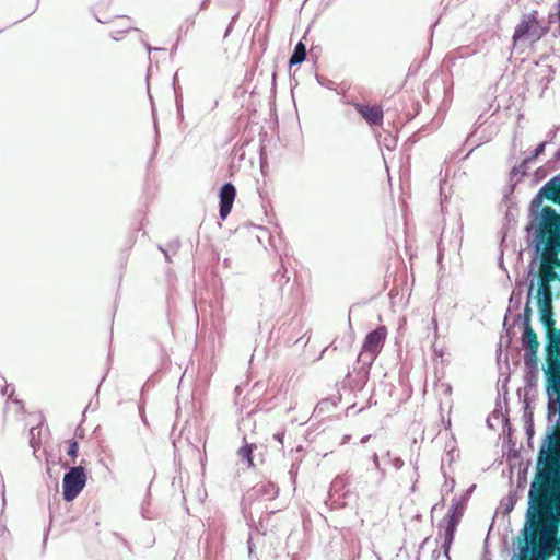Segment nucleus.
Instances as JSON below:
<instances>
[{"instance_id":"nucleus-14","label":"nucleus","mask_w":560,"mask_h":560,"mask_svg":"<svg viewBox=\"0 0 560 560\" xmlns=\"http://www.w3.org/2000/svg\"><path fill=\"white\" fill-rule=\"evenodd\" d=\"M306 58V46L300 42L296 44L294 51L290 58V66L302 63Z\"/></svg>"},{"instance_id":"nucleus-12","label":"nucleus","mask_w":560,"mask_h":560,"mask_svg":"<svg viewBox=\"0 0 560 560\" xmlns=\"http://www.w3.org/2000/svg\"><path fill=\"white\" fill-rule=\"evenodd\" d=\"M220 218L225 220L230 214L235 197L236 189L231 183L224 184L220 189Z\"/></svg>"},{"instance_id":"nucleus-18","label":"nucleus","mask_w":560,"mask_h":560,"mask_svg":"<svg viewBox=\"0 0 560 560\" xmlns=\"http://www.w3.org/2000/svg\"><path fill=\"white\" fill-rule=\"evenodd\" d=\"M545 148H546V142H541L533 152V154L526 159H524V161L522 162V165L523 166H526L528 163H530L532 161H534L535 159H537L540 154H542L545 152Z\"/></svg>"},{"instance_id":"nucleus-15","label":"nucleus","mask_w":560,"mask_h":560,"mask_svg":"<svg viewBox=\"0 0 560 560\" xmlns=\"http://www.w3.org/2000/svg\"><path fill=\"white\" fill-rule=\"evenodd\" d=\"M540 318L553 316L552 301H539L538 302Z\"/></svg>"},{"instance_id":"nucleus-20","label":"nucleus","mask_w":560,"mask_h":560,"mask_svg":"<svg viewBox=\"0 0 560 560\" xmlns=\"http://www.w3.org/2000/svg\"><path fill=\"white\" fill-rule=\"evenodd\" d=\"M555 12L548 15V24L558 23L560 28V0L555 4Z\"/></svg>"},{"instance_id":"nucleus-1","label":"nucleus","mask_w":560,"mask_h":560,"mask_svg":"<svg viewBox=\"0 0 560 560\" xmlns=\"http://www.w3.org/2000/svg\"><path fill=\"white\" fill-rule=\"evenodd\" d=\"M517 560H550L560 542V468L536 467L518 534Z\"/></svg>"},{"instance_id":"nucleus-16","label":"nucleus","mask_w":560,"mask_h":560,"mask_svg":"<svg viewBox=\"0 0 560 560\" xmlns=\"http://www.w3.org/2000/svg\"><path fill=\"white\" fill-rule=\"evenodd\" d=\"M252 454H253V446L249 445V444H246L244 446H242L240 450H238V455L243 458V459H246L247 463H248V466H253V457H252Z\"/></svg>"},{"instance_id":"nucleus-17","label":"nucleus","mask_w":560,"mask_h":560,"mask_svg":"<svg viewBox=\"0 0 560 560\" xmlns=\"http://www.w3.org/2000/svg\"><path fill=\"white\" fill-rule=\"evenodd\" d=\"M67 443V454L72 458V464H74L78 457L79 444L75 440H69Z\"/></svg>"},{"instance_id":"nucleus-13","label":"nucleus","mask_w":560,"mask_h":560,"mask_svg":"<svg viewBox=\"0 0 560 560\" xmlns=\"http://www.w3.org/2000/svg\"><path fill=\"white\" fill-rule=\"evenodd\" d=\"M521 340L526 351L538 352L539 341L533 327L524 328Z\"/></svg>"},{"instance_id":"nucleus-11","label":"nucleus","mask_w":560,"mask_h":560,"mask_svg":"<svg viewBox=\"0 0 560 560\" xmlns=\"http://www.w3.org/2000/svg\"><path fill=\"white\" fill-rule=\"evenodd\" d=\"M352 106L371 127L383 125L384 110L382 105L353 102Z\"/></svg>"},{"instance_id":"nucleus-4","label":"nucleus","mask_w":560,"mask_h":560,"mask_svg":"<svg viewBox=\"0 0 560 560\" xmlns=\"http://www.w3.org/2000/svg\"><path fill=\"white\" fill-rule=\"evenodd\" d=\"M549 31V26H545L538 19V11H533L529 14L523 15L520 23L516 25L513 34V44L517 45L518 42L536 43Z\"/></svg>"},{"instance_id":"nucleus-6","label":"nucleus","mask_w":560,"mask_h":560,"mask_svg":"<svg viewBox=\"0 0 560 560\" xmlns=\"http://www.w3.org/2000/svg\"><path fill=\"white\" fill-rule=\"evenodd\" d=\"M546 329V363L547 369L560 364V328L555 327L556 320L553 316L540 318Z\"/></svg>"},{"instance_id":"nucleus-7","label":"nucleus","mask_w":560,"mask_h":560,"mask_svg":"<svg viewBox=\"0 0 560 560\" xmlns=\"http://www.w3.org/2000/svg\"><path fill=\"white\" fill-rule=\"evenodd\" d=\"M86 474L82 466L71 467L62 480V494L67 502L74 500L86 485Z\"/></svg>"},{"instance_id":"nucleus-19","label":"nucleus","mask_w":560,"mask_h":560,"mask_svg":"<svg viewBox=\"0 0 560 560\" xmlns=\"http://www.w3.org/2000/svg\"><path fill=\"white\" fill-rule=\"evenodd\" d=\"M532 315H533V310L529 305V301H527L525 307H524V313H523V326L524 328L526 327H532Z\"/></svg>"},{"instance_id":"nucleus-23","label":"nucleus","mask_w":560,"mask_h":560,"mask_svg":"<svg viewBox=\"0 0 560 560\" xmlns=\"http://www.w3.org/2000/svg\"><path fill=\"white\" fill-rule=\"evenodd\" d=\"M556 560H560V555H557Z\"/></svg>"},{"instance_id":"nucleus-22","label":"nucleus","mask_w":560,"mask_h":560,"mask_svg":"<svg viewBox=\"0 0 560 560\" xmlns=\"http://www.w3.org/2000/svg\"><path fill=\"white\" fill-rule=\"evenodd\" d=\"M557 555H560V542L557 544L556 550H553V552H552V557L553 556L557 557Z\"/></svg>"},{"instance_id":"nucleus-9","label":"nucleus","mask_w":560,"mask_h":560,"mask_svg":"<svg viewBox=\"0 0 560 560\" xmlns=\"http://www.w3.org/2000/svg\"><path fill=\"white\" fill-rule=\"evenodd\" d=\"M386 337L387 328L385 326H380L369 332L362 345L361 357H368L370 361H373L383 348Z\"/></svg>"},{"instance_id":"nucleus-10","label":"nucleus","mask_w":560,"mask_h":560,"mask_svg":"<svg viewBox=\"0 0 560 560\" xmlns=\"http://www.w3.org/2000/svg\"><path fill=\"white\" fill-rule=\"evenodd\" d=\"M95 16L101 23H113L110 34L116 40L120 38V35L133 28L132 22L128 16L117 18L116 20L108 19L102 5L96 8Z\"/></svg>"},{"instance_id":"nucleus-21","label":"nucleus","mask_w":560,"mask_h":560,"mask_svg":"<svg viewBox=\"0 0 560 560\" xmlns=\"http://www.w3.org/2000/svg\"><path fill=\"white\" fill-rule=\"evenodd\" d=\"M537 353L538 352L533 353L532 351H526L524 355V362L526 366L533 368L537 364Z\"/></svg>"},{"instance_id":"nucleus-2","label":"nucleus","mask_w":560,"mask_h":560,"mask_svg":"<svg viewBox=\"0 0 560 560\" xmlns=\"http://www.w3.org/2000/svg\"><path fill=\"white\" fill-rule=\"evenodd\" d=\"M525 231L538 254L537 301H552L551 283L560 282V214L553 208L528 207Z\"/></svg>"},{"instance_id":"nucleus-8","label":"nucleus","mask_w":560,"mask_h":560,"mask_svg":"<svg viewBox=\"0 0 560 560\" xmlns=\"http://www.w3.org/2000/svg\"><path fill=\"white\" fill-rule=\"evenodd\" d=\"M548 200L555 205L560 206V174L551 177L532 199V203L538 208H552L545 205L544 201Z\"/></svg>"},{"instance_id":"nucleus-5","label":"nucleus","mask_w":560,"mask_h":560,"mask_svg":"<svg viewBox=\"0 0 560 560\" xmlns=\"http://www.w3.org/2000/svg\"><path fill=\"white\" fill-rule=\"evenodd\" d=\"M463 516V508L459 504L452 505L439 524V537L443 538V551L448 557L451 545L454 541L457 526Z\"/></svg>"},{"instance_id":"nucleus-3","label":"nucleus","mask_w":560,"mask_h":560,"mask_svg":"<svg viewBox=\"0 0 560 560\" xmlns=\"http://www.w3.org/2000/svg\"><path fill=\"white\" fill-rule=\"evenodd\" d=\"M545 375L548 416L558 413V419L538 452L536 467L560 468V364L546 369Z\"/></svg>"}]
</instances>
